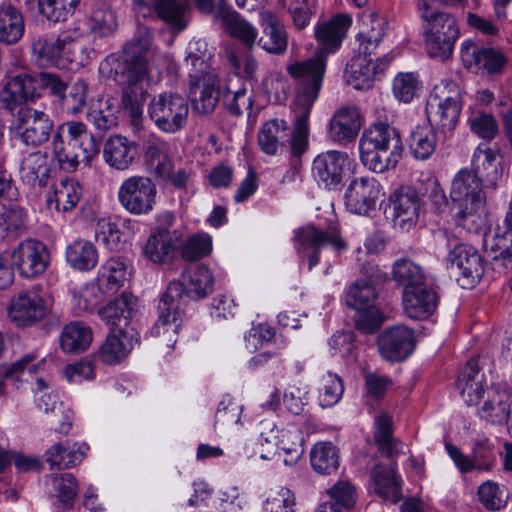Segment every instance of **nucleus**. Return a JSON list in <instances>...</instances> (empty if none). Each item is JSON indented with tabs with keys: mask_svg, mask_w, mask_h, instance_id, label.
Masks as SVG:
<instances>
[{
	"mask_svg": "<svg viewBox=\"0 0 512 512\" xmlns=\"http://www.w3.org/2000/svg\"><path fill=\"white\" fill-rule=\"evenodd\" d=\"M438 295L426 284L411 290H403V305L407 316L422 320L432 315L438 306Z\"/></svg>",
	"mask_w": 512,
	"mask_h": 512,
	"instance_id": "obj_27",
	"label": "nucleus"
},
{
	"mask_svg": "<svg viewBox=\"0 0 512 512\" xmlns=\"http://www.w3.org/2000/svg\"><path fill=\"white\" fill-rule=\"evenodd\" d=\"M8 316L17 327L40 326L47 333L61 325L59 314L53 310L52 302L38 285L11 297Z\"/></svg>",
	"mask_w": 512,
	"mask_h": 512,
	"instance_id": "obj_6",
	"label": "nucleus"
},
{
	"mask_svg": "<svg viewBox=\"0 0 512 512\" xmlns=\"http://www.w3.org/2000/svg\"><path fill=\"white\" fill-rule=\"evenodd\" d=\"M295 499L293 493L286 488L272 493L266 500V512H294Z\"/></svg>",
	"mask_w": 512,
	"mask_h": 512,
	"instance_id": "obj_64",
	"label": "nucleus"
},
{
	"mask_svg": "<svg viewBox=\"0 0 512 512\" xmlns=\"http://www.w3.org/2000/svg\"><path fill=\"white\" fill-rule=\"evenodd\" d=\"M186 64L192 66L189 72L188 97L192 108L199 114L214 111L220 99L219 77L209 71L206 61L194 53H189Z\"/></svg>",
	"mask_w": 512,
	"mask_h": 512,
	"instance_id": "obj_8",
	"label": "nucleus"
},
{
	"mask_svg": "<svg viewBox=\"0 0 512 512\" xmlns=\"http://www.w3.org/2000/svg\"><path fill=\"white\" fill-rule=\"evenodd\" d=\"M137 299L127 293L108 302L98 310V315L107 325L114 329H124L128 326L135 310Z\"/></svg>",
	"mask_w": 512,
	"mask_h": 512,
	"instance_id": "obj_31",
	"label": "nucleus"
},
{
	"mask_svg": "<svg viewBox=\"0 0 512 512\" xmlns=\"http://www.w3.org/2000/svg\"><path fill=\"white\" fill-rule=\"evenodd\" d=\"M418 10L423 20L425 50L430 58L444 62L452 57L460 35L455 16L428 3L418 0Z\"/></svg>",
	"mask_w": 512,
	"mask_h": 512,
	"instance_id": "obj_4",
	"label": "nucleus"
},
{
	"mask_svg": "<svg viewBox=\"0 0 512 512\" xmlns=\"http://www.w3.org/2000/svg\"><path fill=\"white\" fill-rule=\"evenodd\" d=\"M52 481L59 501L66 509L71 508L78 493V483L74 475L62 473L52 477Z\"/></svg>",
	"mask_w": 512,
	"mask_h": 512,
	"instance_id": "obj_61",
	"label": "nucleus"
},
{
	"mask_svg": "<svg viewBox=\"0 0 512 512\" xmlns=\"http://www.w3.org/2000/svg\"><path fill=\"white\" fill-rule=\"evenodd\" d=\"M371 478L374 490L380 497L392 503L400 501L402 497L401 484L396 477L394 468L377 464L371 470Z\"/></svg>",
	"mask_w": 512,
	"mask_h": 512,
	"instance_id": "obj_36",
	"label": "nucleus"
},
{
	"mask_svg": "<svg viewBox=\"0 0 512 512\" xmlns=\"http://www.w3.org/2000/svg\"><path fill=\"white\" fill-rule=\"evenodd\" d=\"M414 347V333L403 325L387 328L378 337V349L381 356L391 362L406 359Z\"/></svg>",
	"mask_w": 512,
	"mask_h": 512,
	"instance_id": "obj_21",
	"label": "nucleus"
},
{
	"mask_svg": "<svg viewBox=\"0 0 512 512\" xmlns=\"http://www.w3.org/2000/svg\"><path fill=\"white\" fill-rule=\"evenodd\" d=\"M377 293L372 284L366 280L352 284L346 296L348 306L356 310H365L374 307Z\"/></svg>",
	"mask_w": 512,
	"mask_h": 512,
	"instance_id": "obj_53",
	"label": "nucleus"
},
{
	"mask_svg": "<svg viewBox=\"0 0 512 512\" xmlns=\"http://www.w3.org/2000/svg\"><path fill=\"white\" fill-rule=\"evenodd\" d=\"M310 459L319 474H331L339 467V451L331 442L317 443L311 450Z\"/></svg>",
	"mask_w": 512,
	"mask_h": 512,
	"instance_id": "obj_47",
	"label": "nucleus"
},
{
	"mask_svg": "<svg viewBox=\"0 0 512 512\" xmlns=\"http://www.w3.org/2000/svg\"><path fill=\"white\" fill-rule=\"evenodd\" d=\"M359 151L362 163L373 172L394 168L403 151L400 133L387 123H375L362 134Z\"/></svg>",
	"mask_w": 512,
	"mask_h": 512,
	"instance_id": "obj_5",
	"label": "nucleus"
},
{
	"mask_svg": "<svg viewBox=\"0 0 512 512\" xmlns=\"http://www.w3.org/2000/svg\"><path fill=\"white\" fill-rule=\"evenodd\" d=\"M82 188L80 184L70 178L62 179L54 189L55 205L58 210L69 211L80 200Z\"/></svg>",
	"mask_w": 512,
	"mask_h": 512,
	"instance_id": "obj_52",
	"label": "nucleus"
},
{
	"mask_svg": "<svg viewBox=\"0 0 512 512\" xmlns=\"http://www.w3.org/2000/svg\"><path fill=\"white\" fill-rule=\"evenodd\" d=\"M349 165L346 152L329 150L318 154L312 162V175L319 185L338 192L342 187L344 169Z\"/></svg>",
	"mask_w": 512,
	"mask_h": 512,
	"instance_id": "obj_17",
	"label": "nucleus"
},
{
	"mask_svg": "<svg viewBox=\"0 0 512 512\" xmlns=\"http://www.w3.org/2000/svg\"><path fill=\"white\" fill-rule=\"evenodd\" d=\"M222 102L226 110L233 116H241L244 112L251 113L253 107V92L248 91L246 83L238 76L228 80Z\"/></svg>",
	"mask_w": 512,
	"mask_h": 512,
	"instance_id": "obj_32",
	"label": "nucleus"
},
{
	"mask_svg": "<svg viewBox=\"0 0 512 512\" xmlns=\"http://www.w3.org/2000/svg\"><path fill=\"white\" fill-rule=\"evenodd\" d=\"M52 152L55 160L63 169L74 170L79 163L80 154L73 145L64 140V136L56 133L52 140Z\"/></svg>",
	"mask_w": 512,
	"mask_h": 512,
	"instance_id": "obj_56",
	"label": "nucleus"
},
{
	"mask_svg": "<svg viewBox=\"0 0 512 512\" xmlns=\"http://www.w3.org/2000/svg\"><path fill=\"white\" fill-rule=\"evenodd\" d=\"M116 27V16L110 8L101 7L92 12L89 29L95 36L107 37L115 31Z\"/></svg>",
	"mask_w": 512,
	"mask_h": 512,
	"instance_id": "obj_57",
	"label": "nucleus"
},
{
	"mask_svg": "<svg viewBox=\"0 0 512 512\" xmlns=\"http://www.w3.org/2000/svg\"><path fill=\"white\" fill-rule=\"evenodd\" d=\"M374 440L383 454L388 458L393 457L395 440L392 437V419L387 414H381L376 418Z\"/></svg>",
	"mask_w": 512,
	"mask_h": 512,
	"instance_id": "obj_59",
	"label": "nucleus"
},
{
	"mask_svg": "<svg viewBox=\"0 0 512 512\" xmlns=\"http://www.w3.org/2000/svg\"><path fill=\"white\" fill-rule=\"evenodd\" d=\"M88 96V83L78 79L62 93L58 103L61 110L67 114H79L86 106Z\"/></svg>",
	"mask_w": 512,
	"mask_h": 512,
	"instance_id": "obj_48",
	"label": "nucleus"
},
{
	"mask_svg": "<svg viewBox=\"0 0 512 512\" xmlns=\"http://www.w3.org/2000/svg\"><path fill=\"white\" fill-rule=\"evenodd\" d=\"M137 154L136 144L124 136H111L104 143V161L116 170L128 169L136 159Z\"/></svg>",
	"mask_w": 512,
	"mask_h": 512,
	"instance_id": "obj_30",
	"label": "nucleus"
},
{
	"mask_svg": "<svg viewBox=\"0 0 512 512\" xmlns=\"http://www.w3.org/2000/svg\"><path fill=\"white\" fill-rule=\"evenodd\" d=\"M322 388L320 389V401L323 407L335 405L344 392V385L341 378L328 372L321 378Z\"/></svg>",
	"mask_w": 512,
	"mask_h": 512,
	"instance_id": "obj_62",
	"label": "nucleus"
},
{
	"mask_svg": "<svg viewBox=\"0 0 512 512\" xmlns=\"http://www.w3.org/2000/svg\"><path fill=\"white\" fill-rule=\"evenodd\" d=\"M179 245H181V230H170L163 226L150 235L144 251L154 263H166L171 260Z\"/></svg>",
	"mask_w": 512,
	"mask_h": 512,
	"instance_id": "obj_24",
	"label": "nucleus"
},
{
	"mask_svg": "<svg viewBox=\"0 0 512 512\" xmlns=\"http://www.w3.org/2000/svg\"><path fill=\"white\" fill-rule=\"evenodd\" d=\"M393 278L404 287L403 290H411L425 285V278L419 266L407 259L395 262L393 266Z\"/></svg>",
	"mask_w": 512,
	"mask_h": 512,
	"instance_id": "obj_51",
	"label": "nucleus"
},
{
	"mask_svg": "<svg viewBox=\"0 0 512 512\" xmlns=\"http://www.w3.org/2000/svg\"><path fill=\"white\" fill-rule=\"evenodd\" d=\"M36 91V74H17L5 84L0 94V102L3 108L12 111L22 103L32 100Z\"/></svg>",
	"mask_w": 512,
	"mask_h": 512,
	"instance_id": "obj_25",
	"label": "nucleus"
},
{
	"mask_svg": "<svg viewBox=\"0 0 512 512\" xmlns=\"http://www.w3.org/2000/svg\"><path fill=\"white\" fill-rule=\"evenodd\" d=\"M81 0H38L40 13L53 22L64 21Z\"/></svg>",
	"mask_w": 512,
	"mask_h": 512,
	"instance_id": "obj_55",
	"label": "nucleus"
},
{
	"mask_svg": "<svg viewBox=\"0 0 512 512\" xmlns=\"http://www.w3.org/2000/svg\"><path fill=\"white\" fill-rule=\"evenodd\" d=\"M157 188L151 178L131 176L123 181L118 191L121 205L131 214H148L153 210Z\"/></svg>",
	"mask_w": 512,
	"mask_h": 512,
	"instance_id": "obj_13",
	"label": "nucleus"
},
{
	"mask_svg": "<svg viewBox=\"0 0 512 512\" xmlns=\"http://www.w3.org/2000/svg\"><path fill=\"white\" fill-rule=\"evenodd\" d=\"M437 145L436 133L432 127H416L410 135L409 147L412 155L418 160L428 159Z\"/></svg>",
	"mask_w": 512,
	"mask_h": 512,
	"instance_id": "obj_49",
	"label": "nucleus"
},
{
	"mask_svg": "<svg viewBox=\"0 0 512 512\" xmlns=\"http://www.w3.org/2000/svg\"><path fill=\"white\" fill-rule=\"evenodd\" d=\"M75 30L64 31L57 37L39 36L32 42V59L40 67L60 66L68 58L70 46L79 37Z\"/></svg>",
	"mask_w": 512,
	"mask_h": 512,
	"instance_id": "obj_15",
	"label": "nucleus"
},
{
	"mask_svg": "<svg viewBox=\"0 0 512 512\" xmlns=\"http://www.w3.org/2000/svg\"><path fill=\"white\" fill-rule=\"evenodd\" d=\"M294 238L296 241V248L299 253L309 252V269L318 264V250L321 247L331 245L336 250H343L346 248V244L340 237L337 230L325 232L316 226H306L299 228L296 231Z\"/></svg>",
	"mask_w": 512,
	"mask_h": 512,
	"instance_id": "obj_20",
	"label": "nucleus"
},
{
	"mask_svg": "<svg viewBox=\"0 0 512 512\" xmlns=\"http://www.w3.org/2000/svg\"><path fill=\"white\" fill-rule=\"evenodd\" d=\"M87 450L86 444H74L70 448L62 443H56L47 449L45 459L51 469H68L79 464L86 456Z\"/></svg>",
	"mask_w": 512,
	"mask_h": 512,
	"instance_id": "obj_37",
	"label": "nucleus"
},
{
	"mask_svg": "<svg viewBox=\"0 0 512 512\" xmlns=\"http://www.w3.org/2000/svg\"><path fill=\"white\" fill-rule=\"evenodd\" d=\"M303 443L304 439L299 429L292 427L280 431L276 445L286 454L285 464L292 465L299 460L304 452Z\"/></svg>",
	"mask_w": 512,
	"mask_h": 512,
	"instance_id": "obj_50",
	"label": "nucleus"
},
{
	"mask_svg": "<svg viewBox=\"0 0 512 512\" xmlns=\"http://www.w3.org/2000/svg\"><path fill=\"white\" fill-rule=\"evenodd\" d=\"M421 199L415 188L411 186L399 187L389 198V203L384 209L386 220L399 222V224H415L426 221L421 217Z\"/></svg>",
	"mask_w": 512,
	"mask_h": 512,
	"instance_id": "obj_16",
	"label": "nucleus"
},
{
	"mask_svg": "<svg viewBox=\"0 0 512 512\" xmlns=\"http://www.w3.org/2000/svg\"><path fill=\"white\" fill-rule=\"evenodd\" d=\"M392 60L393 56L386 54L374 63L371 58L356 54L347 62L343 77L354 89H369L375 76L383 73Z\"/></svg>",
	"mask_w": 512,
	"mask_h": 512,
	"instance_id": "obj_18",
	"label": "nucleus"
},
{
	"mask_svg": "<svg viewBox=\"0 0 512 512\" xmlns=\"http://www.w3.org/2000/svg\"><path fill=\"white\" fill-rule=\"evenodd\" d=\"M461 109V92L457 84L442 80L430 93L425 111L430 126H436L445 133L455 129Z\"/></svg>",
	"mask_w": 512,
	"mask_h": 512,
	"instance_id": "obj_9",
	"label": "nucleus"
},
{
	"mask_svg": "<svg viewBox=\"0 0 512 512\" xmlns=\"http://www.w3.org/2000/svg\"><path fill=\"white\" fill-rule=\"evenodd\" d=\"M15 138L23 145L37 148L46 143L54 131V122L44 111L21 108L13 120Z\"/></svg>",
	"mask_w": 512,
	"mask_h": 512,
	"instance_id": "obj_12",
	"label": "nucleus"
},
{
	"mask_svg": "<svg viewBox=\"0 0 512 512\" xmlns=\"http://www.w3.org/2000/svg\"><path fill=\"white\" fill-rule=\"evenodd\" d=\"M354 321L358 331L364 334H372L382 326L385 317L379 309L373 307L365 310H357Z\"/></svg>",
	"mask_w": 512,
	"mask_h": 512,
	"instance_id": "obj_63",
	"label": "nucleus"
},
{
	"mask_svg": "<svg viewBox=\"0 0 512 512\" xmlns=\"http://www.w3.org/2000/svg\"><path fill=\"white\" fill-rule=\"evenodd\" d=\"M473 165L472 171L477 173L487 186L495 188L502 178V167L501 163L496 160V151L490 148H478L474 153Z\"/></svg>",
	"mask_w": 512,
	"mask_h": 512,
	"instance_id": "obj_42",
	"label": "nucleus"
},
{
	"mask_svg": "<svg viewBox=\"0 0 512 512\" xmlns=\"http://www.w3.org/2000/svg\"><path fill=\"white\" fill-rule=\"evenodd\" d=\"M178 250L183 260L188 262L198 261L211 253L212 238L204 232H197L185 237L181 231V245H179Z\"/></svg>",
	"mask_w": 512,
	"mask_h": 512,
	"instance_id": "obj_45",
	"label": "nucleus"
},
{
	"mask_svg": "<svg viewBox=\"0 0 512 512\" xmlns=\"http://www.w3.org/2000/svg\"><path fill=\"white\" fill-rule=\"evenodd\" d=\"M478 376V360L470 359L457 379V387L460 390V394L469 406L478 405L485 393L481 381L477 379Z\"/></svg>",
	"mask_w": 512,
	"mask_h": 512,
	"instance_id": "obj_38",
	"label": "nucleus"
},
{
	"mask_svg": "<svg viewBox=\"0 0 512 512\" xmlns=\"http://www.w3.org/2000/svg\"><path fill=\"white\" fill-rule=\"evenodd\" d=\"M468 124L471 131L484 140L490 141L498 133V123L490 113L473 111L468 118Z\"/></svg>",
	"mask_w": 512,
	"mask_h": 512,
	"instance_id": "obj_58",
	"label": "nucleus"
},
{
	"mask_svg": "<svg viewBox=\"0 0 512 512\" xmlns=\"http://www.w3.org/2000/svg\"><path fill=\"white\" fill-rule=\"evenodd\" d=\"M152 35L147 27H138L134 37L123 47L121 57L110 55L105 64L110 66V75L124 84L121 92V106L128 114L134 130L142 127L143 100L147 91L142 81L147 75L146 53L151 46Z\"/></svg>",
	"mask_w": 512,
	"mask_h": 512,
	"instance_id": "obj_2",
	"label": "nucleus"
},
{
	"mask_svg": "<svg viewBox=\"0 0 512 512\" xmlns=\"http://www.w3.org/2000/svg\"><path fill=\"white\" fill-rule=\"evenodd\" d=\"M133 347V335L125 329H112L99 347L96 358L104 364L116 365L128 357Z\"/></svg>",
	"mask_w": 512,
	"mask_h": 512,
	"instance_id": "obj_26",
	"label": "nucleus"
},
{
	"mask_svg": "<svg viewBox=\"0 0 512 512\" xmlns=\"http://www.w3.org/2000/svg\"><path fill=\"white\" fill-rule=\"evenodd\" d=\"M128 265L120 257H112L100 268L97 278L99 289L104 293H114L127 280Z\"/></svg>",
	"mask_w": 512,
	"mask_h": 512,
	"instance_id": "obj_39",
	"label": "nucleus"
},
{
	"mask_svg": "<svg viewBox=\"0 0 512 512\" xmlns=\"http://www.w3.org/2000/svg\"><path fill=\"white\" fill-rule=\"evenodd\" d=\"M46 162L47 156L41 151L30 153L24 157L20 165L22 181L32 187H45L49 174Z\"/></svg>",
	"mask_w": 512,
	"mask_h": 512,
	"instance_id": "obj_41",
	"label": "nucleus"
},
{
	"mask_svg": "<svg viewBox=\"0 0 512 512\" xmlns=\"http://www.w3.org/2000/svg\"><path fill=\"white\" fill-rule=\"evenodd\" d=\"M512 404V392L488 389L486 399L479 410L481 418L493 423L504 424Z\"/></svg>",
	"mask_w": 512,
	"mask_h": 512,
	"instance_id": "obj_35",
	"label": "nucleus"
},
{
	"mask_svg": "<svg viewBox=\"0 0 512 512\" xmlns=\"http://www.w3.org/2000/svg\"><path fill=\"white\" fill-rule=\"evenodd\" d=\"M484 245L494 259L512 260V226H489L484 232Z\"/></svg>",
	"mask_w": 512,
	"mask_h": 512,
	"instance_id": "obj_43",
	"label": "nucleus"
},
{
	"mask_svg": "<svg viewBox=\"0 0 512 512\" xmlns=\"http://www.w3.org/2000/svg\"><path fill=\"white\" fill-rule=\"evenodd\" d=\"M50 260L49 251L42 242L24 240L12 252V262L20 275L34 278L45 272Z\"/></svg>",
	"mask_w": 512,
	"mask_h": 512,
	"instance_id": "obj_19",
	"label": "nucleus"
},
{
	"mask_svg": "<svg viewBox=\"0 0 512 512\" xmlns=\"http://www.w3.org/2000/svg\"><path fill=\"white\" fill-rule=\"evenodd\" d=\"M263 35L258 44L270 54L282 55L288 48V35L285 25L274 13L265 11L260 14Z\"/></svg>",
	"mask_w": 512,
	"mask_h": 512,
	"instance_id": "obj_28",
	"label": "nucleus"
},
{
	"mask_svg": "<svg viewBox=\"0 0 512 512\" xmlns=\"http://www.w3.org/2000/svg\"><path fill=\"white\" fill-rule=\"evenodd\" d=\"M294 126L290 132L288 124L285 120L271 119L265 122L258 133V143L261 150L267 155H276L285 147V142L289 143L290 155L294 158H300L308 149L309 145V116H307L306 136L304 147L299 148L296 146L295 135L296 125L299 118L298 105L296 104V97L294 98Z\"/></svg>",
	"mask_w": 512,
	"mask_h": 512,
	"instance_id": "obj_10",
	"label": "nucleus"
},
{
	"mask_svg": "<svg viewBox=\"0 0 512 512\" xmlns=\"http://www.w3.org/2000/svg\"><path fill=\"white\" fill-rule=\"evenodd\" d=\"M214 278L204 265H197L182 272L178 280L169 283L159 305V319L152 329L155 336H163L168 346L176 343L175 335L180 324L177 323L185 304V297L201 299L213 291Z\"/></svg>",
	"mask_w": 512,
	"mask_h": 512,
	"instance_id": "obj_3",
	"label": "nucleus"
},
{
	"mask_svg": "<svg viewBox=\"0 0 512 512\" xmlns=\"http://www.w3.org/2000/svg\"><path fill=\"white\" fill-rule=\"evenodd\" d=\"M360 128L358 109L354 106H345L337 110L330 120L329 136L336 143L346 144L357 137Z\"/></svg>",
	"mask_w": 512,
	"mask_h": 512,
	"instance_id": "obj_29",
	"label": "nucleus"
},
{
	"mask_svg": "<svg viewBox=\"0 0 512 512\" xmlns=\"http://www.w3.org/2000/svg\"><path fill=\"white\" fill-rule=\"evenodd\" d=\"M24 22L21 12L9 3L0 4V43L12 45L23 36Z\"/></svg>",
	"mask_w": 512,
	"mask_h": 512,
	"instance_id": "obj_40",
	"label": "nucleus"
},
{
	"mask_svg": "<svg viewBox=\"0 0 512 512\" xmlns=\"http://www.w3.org/2000/svg\"><path fill=\"white\" fill-rule=\"evenodd\" d=\"M147 112L149 118L159 130L174 134L186 126L189 106L187 100L181 94L163 92L151 99Z\"/></svg>",
	"mask_w": 512,
	"mask_h": 512,
	"instance_id": "obj_11",
	"label": "nucleus"
},
{
	"mask_svg": "<svg viewBox=\"0 0 512 512\" xmlns=\"http://www.w3.org/2000/svg\"><path fill=\"white\" fill-rule=\"evenodd\" d=\"M447 261L462 288H473L484 274V260L471 246L457 244L449 252Z\"/></svg>",
	"mask_w": 512,
	"mask_h": 512,
	"instance_id": "obj_14",
	"label": "nucleus"
},
{
	"mask_svg": "<svg viewBox=\"0 0 512 512\" xmlns=\"http://www.w3.org/2000/svg\"><path fill=\"white\" fill-rule=\"evenodd\" d=\"M87 120L96 129L105 132L118 123L117 107L111 99H98L90 105Z\"/></svg>",
	"mask_w": 512,
	"mask_h": 512,
	"instance_id": "obj_46",
	"label": "nucleus"
},
{
	"mask_svg": "<svg viewBox=\"0 0 512 512\" xmlns=\"http://www.w3.org/2000/svg\"><path fill=\"white\" fill-rule=\"evenodd\" d=\"M215 21H221L222 27L232 37L237 38L246 46H252L257 38V30L236 11L220 6L214 16Z\"/></svg>",
	"mask_w": 512,
	"mask_h": 512,
	"instance_id": "obj_33",
	"label": "nucleus"
},
{
	"mask_svg": "<svg viewBox=\"0 0 512 512\" xmlns=\"http://www.w3.org/2000/svg\"><path fill=\"white\" fill-rule=\"evenodd\" d=\"M92 340V329L81 321H73L62 328L59 347L66 354H80L89 348Z\"/></svg>",
	"mask_w": 512,
	"mask_h": 512,
	"instance_id": "obj_34",
	"label": "nucleus"
},
{
	"mask_svg": "<svg viewBox=\"0 0 512 512\" xmlns=\"http://www.w3.org/2000/svg\"><path fill=\"white\" fill-rule=\"evenodd\" d=\"M461 59L469 69H483L489 74L498 73L505 64L501 52L494 48L479 47L472 40H465L461 44Z\"/></svg>",
	"mask_w": 512,
	"mask_h": 512,
	"instance_id": "obj_23",
	"label": "nucleus"
},
{
	"mask_svg": "<svg viewBox=\"0 0 512 512\" xmlns=\"http://www.w3.org/2000/svg\"><path fill=\"white\" fill-rule=\"evenodd\" d=\"M185 10L186 5L179 0H156L154 3V11L157 16L178 31L186 27L183 19Z\"/></svg>",
	"mask_w": 512,
	"mask_h": 512,
	"instance_id": "obj_54",
	"label": "nucleus"
},
{
	"mask_svg": "<svg viewBox=\"0 0 512 512\" xmlns=\"http://www.w3.org/2000/svg\"><path fill=\"white\" fill-rule=\"evenodd\" d=\"M352 20L348 15H337L331 21L318 25L315 37L321 45L314 57L296 62L287 67L288 73L297 81L296 104L299 118L296 125V146L305 145L306 120L318 97L326 67V56L336 50L350 27Z\"/></svg>",
	"mask_w": 512,
	"mask_h": 512,
	"instance_id": "obj_1",
	"label": "nucleus"
},
{
	"mask_svg": "<svg viewBox=\"0 0 512 512\" xmlns=\"http://www.w3.org/2000/svg\"><path fill=\"white\" fill-rule=\"evenodd\" d=\"M35 359V354H28L13 363L0 365V396L4 394V382L2 378L17 381L25 370H28L30 373L36 372V365L33 364Z\"/></svg>",
	"mask_w": 512,
	"mask_h": 512,
	"instance_id": "obj_60",
	"label": "nucleus"
},
{
	"mask_svg": "<svg viewBox=\"0 0 512 512\" xmlns=\"http://www.w3.org/2000/svg\"><path fill=\"white\" fill-rule=\"evenodd\" d=\"M450 199L453 219L474 224L477 212H484L482 179L472 170H460L452 180Z\"/></svg>",
	"mask_w": 512,
	"mask_h": 512,
	"instance_id": "obj_7",
	"label": "nucleus"
},
{
	"mask_svg": "<svg viewBox=\"0 0 512 512\" xmlns=\"http://www.w3.org/2000/svg\"><path fill=\"white\" fill-rule=\"evenodd\" d=\"M379 194L380 184L375 178H355L345 192V205L351 213L368 215L375 208Z\"/></svg>",
	"mask_w": 512,
	"mask_h": 512,
	"instance_id": "obj_22",
	"label": "nucleus"
},
{
	"mask_svg": "<svg viewBox=\"0 0 512 512\" xmlns=\"http://www.w3.org/2000/svg\"><path fill=\"white\" fill-rule=\"evenodd\" d=\"M66 260L74 269L88 271L96 266L98 253L92 243L78 239L67 246Z\"/></svg>",
	"mask_w": 512,
	"mask_h": 512,
	"instance_id": "obj_44",
	"label": "nucleus"
}]
</instances>
